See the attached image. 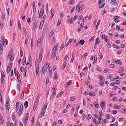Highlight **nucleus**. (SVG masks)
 Instances as JSON below:
<instances>
[{"label":"nucleus","instance_id":"obj_1","mask_svg":"<svg viewBox=\"0 0 126 126\" xmlns=\"http://www.w3.org/2000/svg\"><path fill=\"white\" fill-rule=\"evenodd\" d=\"M5 108L6 110H8L9 108V101L7 100L6 102Z\"/></svg>","mask_w":126,"mask_h":126},{"label":"nucleus","instance_id":"obj_2","mask_svg":"<svg viewBox=\"0 0 126 126\" xmlns=\"http://www.w3.org/2000/svg\"><path fill=\"white\" fill-rule=\"evenodd\" d=\"M50 13L51 15V19L53 17L54 14V11L53 9L52 8L50 10Z\"/></svg>","mask_w":126,"mask_h":126},{"label":"nucleus","instance_id":"obj_3","mask_svg":"<svg viewBox=\"0 0 126 126\" xmlns=\"http://www.w3.org/2000/svg\"><path fill=\"white\" fill-rule=\"evenodd\" d=\"M39 98H38V97H37L36 98L35 102V103L34 106V108H36L37 106V105L38 104V102L39 101Z\"/></svg>","mask_w":126,"mask_h":126},{"label":"nucleus","instance_id":"obj_4","mask_svg":"<svg viewBox=\"0 0 126 126\" xmlns=\"http://www.w3.org/2000/svg\"><path fill=\"white\" fill-rule=\"evenodd\" d=\"M105 102L103 101H101L100 102V106H101L102 108L103 109H104V106L105 105Z\"/></svg>","mask_w":126,"mask_h":126},{"label":"nucleus","instance_id":"obj_5","mask_svg":"<svg viewBox=\"0 0 126 126\" xmlns=\"http://www.w3.org/2000/svg\"><path fill=\"white\" fill-rule=\"evenodd\" d=\"M19 102H17L16 103V110L17 111L18 110L19 107Z\"/></svg>","mask_w":126,"mask_h":126},{"label":"nucleus","instance_id":"obj_6","mask_svg":"<svg viewBox=\"0 0 126 126\" xmlns=\"http://www.w3.org/2000/svg\"><path fill=\"white\" fill-rule=\"evenodd\" d=\"M33 12L34 13L36 11V8L35 4V2H33Z\"/></svg>","mask_w":126,"mask_h":126},{"label":"nucleus","instance_id":"obj_7","mask_svg":"<svg viewBox=\"0 0 126 126\" xmlns=\"http://www.w3.org/2000/svg\"><path fill=\"white\" fill-rule=\"evenodd\" d=\"M72 18L71 19L69 18L68 19L67 22L68 23L72 24L73 22V21Z\"/></svg>","mask_w":126,"mask_h":126},{"label":"nucleus","instance_id":"obj_8","mask_svg":"<svg viewBox=\"0 0 126 126\" xmlns=\"http://www.w3.org/2000/svg\"><path fill=\"white\" fill-rule=\"evenodd\" d=\"M72 82L71 80H69L68 82L66 83L65 86L66 87H68L69 85H71V83Z\"/></svg>","mask_w":126,"mask_h":126},{"label":"nucleus","instance_id":"obj_9","mask_svg":"<svg viewBox=\"0 0 126 126\" xmlns=\"http://www.w3.org/2000/svg\"><path fill=\"white\" fill-rule=\"evenodd\" d=\"M99 43V38L98 37L96 38L95 42V46H96V45L98 44Z\"/></svg>","mask_w":126,"mask_h":126},{"label":"nucleus","instance_id":"obj_10","mask_svg":"<svg viewBox=\"0 0 126 126\" xmlns=\"http://www.w3.org/2000/svg\"><path fill=\"white\" fill-rule=\"evenodd\" d=\"M42 10H41L39 13V18H41V17L43 15L44 13V11H42Z\"/></svg>","mask_w":126,"mask_h":126},{"label":"nucleus","instance_id":"obj_11","mask_svg":"<svg viewBox=\"0 0 126 126\" xmlns=\"http://www.w3.org/2000/svg\"><path fill=\"white\" fill-rule=\"evenodd\" d=\"M28 62L30 63H32V59L31 56V55H29V61Z\"/></svg>","mask_w":126,"mask_h":126},{"label":"nucleus","instance_id":"obj_12","mask_svg":"<svg viewBox=\"0 0 126 126\" xmlns=\"http://www.w3.org/2000/svg\"><path fill=\"white\" fill-rule=\"evenodd\" d=\"M79 44H80L81 45H83L84 43V41L83 40L81 39L80 41H79Z\"/></svg>","mask_w":126,"mask_h":126},{"label":"nucleus","instance_id":"obj_13","mask_svg":"<svg viewBox=\"0 0 126 126\" xmlns=\"http://www.w3.org/2000/svg\"><path fill=\"white\" fill-rule=\"evenodd\" d=\"M80 7L79 6V5H77L76 6V9L77 10L78 9V11L79 12L80 11H81L82 10V8H81L80 9Z\"/></svg>","mask_w":126,"mask_h":126},{"label":"nucleus","instance_id":"obj_14","mask_svg":"<svg viewBox=\"0 0 126 126\" xmlns=\"http://www.w3.org/2000/svg\"><path fill=\"white\" fill-rule=\"evenodd\" d=\"M11 68H10V66L9 65H8L7 66V72L8 73L10 72V71Z\"/></svg>","mask_w":126,"mask_h":126},{"label":"nucleus","instance_id":"obj_15","mask_svg":"<svg viewBox=\"0 0 126 126\" xmlns=\"http://www.w3.org/2000/svg\"><path fill=\"white\" fill-rule=\"evenodd\" d=\"M63 92H61L60 93L57 95L56 97L57 98H58L59 97H61L62 95V94L63 93Z\"/></svg>","mask_w":126,"mask_h":126},{"label":"nucleus","instance_id":"obj_16","mask_svg":"<svg viewBox=\"0 0 126 126\" xmlns=\"http://www.w3.org/2000/svg\"><path fill=\"white\" fill-rule=\"evenodd\" d=\"M116 64H119L120 65L122 64V63L121 61L119 60H117L116 62Z\"/></svg>","mask_w":126,"mask_h":126},{"label":"nucleus","instance_id":"obj_17","mask_svg":"<svg viewBox=\"0 0 126 126\" xmlns=\"http://www.w3.org/2000/svg\"><path fill=\"white\" fill-rule=\"evenodd\" d=\"M17 79L18 80L20 79V75L19 73V72L18 71L17 72Z\"/></svg>","mask_w":126,"mask_h":126},{"label":"nucleus","instance_id":"obj_18","mask_svg":"<svg viewBox=\"0 0 126 126\" xmlns=\"http://www.w3.org/2000/svg\"><path fill=\"white\" fill-rule=\"evenodd\" d=\"M54 33V30H52L51 32H50L49 36L50 37H52L53 36V35Z\"/></svg>","mask_w":126,"mask_h":126},{"label":"nucleus","instance_id":"obj_19","mask_svg":"<svg viewBox=\"0 0 126 126\" xmlns=\"http://www.w3.org/2000/svg\"><path fill=\"white\" fill-rule=\"evenodd\" d=\"M58 47V45H56L54 47L53 49L52 50V51H54L55 52L56 50H57V47Z\"/></svg>","mask_w":126,"mask_h":126},{"label":"nucleus","instance_id":"obj_20","mask_svg":"<svg viewBox=\"0 0 126 126\" xmlns=\"http://www.w3.org/2000/svg\"><path fill=\"white\" fill-rule=\"evenodd\" d=\"M92 117V115L91 114H88L86 116V118L87 120H89Z\"/></svg>","mask_w":126,"mask_h":126},{"label":"nucleus","instance_id":"obj_21","mask_svg":"<svg viewBox=\"0 0 126 126\" xmlns=\"http://www.w3.org/2000/svg\"><path fill=\"white\" fill-rule=\"evenodd\" d=\"M28 102L27 101H26L25 102V103L24 104V106L26 108H27L28 107Z\"/></svg>","mask_w":126,"mask_h":126},{"label":"nucleus","instance_id":"obj_22","mask_svg":"<svg viewBox=\"0 0 126 126\" xmlns=\"http://www.w3.org/2000/svg\"><path fill=\"white\" fill-rule=\"evenodd\" d=\"M24 91H22L21 94L20 96V98L21 99H23L24 97Z\"/></svg>","mask_w":126,"mask_h":126},{"label":"nucleus","instance_id":"obj_23","mask_svg":"<svg viewBox=\"0 0 126 126\" xmlns=\"http://www.w3.org/2000/svg\"><path fill=\"white\" fill-rule=\"evenodd\" d=\"M64 44H62L60 47V49L59 51H60L62 50L64 48Z\"/></svg>","mask_w":126,"mask_h":126},{"label":"nucleus","instance_id":"obj_24","mask_svg":"<svg viewBox=\"0 0 126 126\" xmlns=\"http://www.w3.org/2000/svg\"><path fill=\"white\" fill-rule=\"evenodd\" d=\"M29 115V113H27L26 115V116L24 120H27L28 119Z\"/></svg>","mask_w":126,"mask_h":126},{"label":"nucleus","instance_id":"obj_25","mask_svg":"<svg viewBox=\"0 0 126 126\" xmlns=\"http://www.w3.org/2000/svg\"><path fill=\"white\" fill-rule=\"evenodd\" d=\"M56 53L55 52H53L51 55V57L52 58H54L56 56Z\"/></svg>","mask_w":126,"mask_h":126},{"label":"nucleus","instance_id":"obj_26","mask_svg":"<svg viewBox=\"0 0 126 126\" xmlns=\"http://www.w3.org/2000/svg\"><path fill=\"white\" fill-rule=\"evenodd\" d=\"M100 20H99L98 21L97 23V24L96 26V29H97L98 28V27L99 26V25L100 24Z\"/></svg>","mask_w":126,"mask_h":126},{"label":"nucleus","instance_id":"obj_27","mask_svg":"<svg viewBox=\"0 0 126 126\" xmlns=\"http://www.w3.org/2000/svg\"><path fill=\"white\" fill-rule=\"evenodd\" d=\"M46 109L44 108V106L43 107V109L42 110L41 113H43V114H44V113L45 112V109Z\"/></svg>","mask_w":126,"mask_h":126},{"label":"nucleus","instance_id":"obj_28","mask_svg":"<svg viewBox=\"0 0 126 126\" xmlns=\"http://www.w3.org/2000/svg\"><path fill=\"white\" fill-rule=\"evenodd\" d=\"M102 119L101 117H100L99 118V124H102Z\"/></svg>","mask_w":126,"mask_h":126},{"label":"nucleus","instance_id":"obj_29","mask_svg":"<svg viewBox=\"0 0 126 126\" xmlns=\"http://www.w3.org/2000/svg\"><path fill=\"white\" fill-rule=\"evenodd\" d=\"M74 55L73 54L72 55V58L71 60L70 61L71 63H73V61L74 59Z\"/></svg>","mask_w":126,"mask_h":126},{"label":"nucleus","instance_id":"obj_30","mask_svg":"<svg viewBox=\"0 0 126 126\" xmlns=\"http://www.w3.org/2000/svg\"><path fill=\"white\" fill-rule=\"evenodd\" d=\"M2 21H4V19H5V14L4 13V12H3L2 13Z\"/></svg>","mask_w":126,"mask_h":126},{"label":"nucleus","instance_id":"obj_31","mask_svg":"<svg viewBox=\"0 0 126 126\" xmlns=\"http://www.w3.org/2000/svg\"><path fill=\"white\" fill-rule=\"evenodd\" d=\"M66 63L64 62L62 65V66L63 67V68H62L63 69H64L66 67Z\"/></svg>","mask_w":126,"mask_h":126},{"label":"nucleus","instance_id":"obj_32","mask_svg":"<svg viewBox=\"0 0 126 126\" xmlns=\"http://www.w3.org/2000/svg\"><path fill=\"white\" fill-rule=\"evenodd\" d=\"M45 66L44 65L43 66L42 68V72L43 73V74H44L45 73Z\"/></svg>","mask_w":126,"mask_h":126},{"label":"nucleus","instance_id":"obj_33","mask_svg":"<svg viewBox=\"0 0 126 126\" xmlns=\"http://www.w3.org/2000/svg\"><path fill=\"white\" fill-rule=\"evenodd\" d=\"M113 46L115 48L117 49H119L120 48L117 45H115L114 44H113Z\"/></svg>","mask_w":126,"mask_h":126},{"label":"nucleus","instance_id":"obj_34","mask_svg":"<svg viewBox=\"0 0 126 126\" xmlns=\"http://www.w3.org/2000/svg\"><path fill=\"white\" fill-rule=\"evenodd\" d=\"M43 50L42 49L41 50L40 52V53H39V56H40V57L42 56V55L43 54Z\"/></svg>","mask_w":126,"mask_h":126},{"label":"nucleus","instance_id":"obj_35","mask_svg":"<svg viewBox=\"0 0 126 126\" xmlns=\"http://www.w3.org/2000/svg\"><path fill=\"white\" fill-rule=\"evenodd\" d=\"M101 37L103 39H105V38L107 37V36H105V35L104 34H102V36H101Z\"/></svg>","mask_w":126,"mask_h":126},{"label":"nucleus","instance_id":"obj_36","mask_svg":"<svg viewBox=\"0 0 126 126\" xmlns=\"http://www.w3.org/2000/svg\"><path fill=\"white\" fill-rule=\"evenodd\" d=\"M86 117V116L85 114H83L82 116V119L84 120V119Z\"/></svg>","mask_w":126,"mask_h":126},{"label":"nucleus","instance_id":"obj_37","mask_svg":"<svg viewBox=\"0 0 126 126\" xmlns=\"http://www.w3.org/2000/svg\"><path fill=\"white\" fill-rule=\"evenodd\" d=\"M47 101H46L44 105V108L46 109L47 107Z\"/></svg>","mask_w":126,"mask_h":126},{"label":"nucleus","instance_id":"obj_38","mask_svg":"<svg viewBox=\"0 0 126 126\" xmlns=\"http://www.w3.org/2000/svg\"><path fill=\"white\" fill-rule=\"evenodd\" d=\"M37 61V59H36V60L35 66L36 68H38L39 67V64L37 62H36V61Z\"/></svg>","mask_w":126,"mask_h":126},{"label":"nucleus","instance_id":"obj_39","mask_svg":"<svg viewBox=\"0 0 126 126\" xmlns=\"http://www.w3.org/2000/svg\"><path fill=\"white\" fill-rule=\"evenodd\" d=\"M14 55H13L12 54L11 55V56H10V60L11 61H12L14 59Z\"/></svg>","mask_w":126,"mask_h":126},{"label":"nucleus","instance_id":"obj_40","mask_svg":"<svg viewBox=\"0 0 126 126\" xmlns=\"http://www.w3.org/2000/svg\"><path fill=\"white\" fill-rule=\"evenodd\" d=\"M119 16H115L113 17V19L114 21H115L117 20L118 18H119Z\"/></svg>","mask_w":126,"mask_h":126},{"label":"nucleus","instance_id":"obj_41","mask_svg":"<svg viewBox=\"0 0 126 126\" xmlns=\"http://www.w3.org/2000/svg\"><path fill=\"white\" fill-rule=\"evenodd\" d=\"M124 70L123 69H122V68H120L119 69V73H121Z\"/></svg>","mask_w":126,"mask_h":126},{"label":"nucleus","instance_id":"obj_42","mask_svg":"<svg viewBox=\"0 0 126 126\" xmlns=\"http://www.w3.org/2000/svg\"><path fill=\"white\" fill-rule=\"evenodd\" d=\"M46 29L47 28L46 26L44 27L43 30V33H45L46 31Z\"/></svg>","mask_w":126,"mask_h":126},{"label":"nucleus","instance_id":"obj_43","mask_svg":"<svg viewBox=\"0 0 126 126\" xmlns=\"http://www.w3.org/2000/svg\"><path fill=\"white\" fill-rule=\"evenodd\" d=\"M70 99L71 101H74L75 99V97H71Z\"/></svg>","mask_w":126,"mask_h":126},{"label":"nucleus","instance_id":"obj_44","mask_svg":"<svg viewBox=\"0 0 126 126\" xmlns=\"http://www.w3.org/2000/svg\"><path fill=\"white\" fill-rule=\"evenodd\" d=\"M61 21L60 20H59L58 21L57 23V26H59L60 24H61Z\"/></svg>","mask_w":126,"mask_h":126},{"label":"nucleus","instance_id":"obj_45","mask_svg":"<svg viewBox=\"0 0 126 126\" xmlns=\"http://www.w3.org/2000/svg\"><path fill=\"white\" fill-rule=\"evenodd\" d=\"M52 89H53V92L54 93H56V89H55V87H53L52 88Z\"/></svg>","mask_w":126,"mask_h":126},{"label":"nucleus","instance_id":"obj_46","mask_svg":"<svg viewBox=\"0 0 126 126\" xmlns=\"http://www.w3.org/2000/svg\"><path fill=\"white\" fill-rule=\"evenodd\" d=\"M17 89L19 91L20 90V85L19 84H18L17 85Z\"/></svg>","mask_w":126,"mask_h":126},{"label":"nucleus","instance_id":"obj_47","mask_svg":"<svg viewBox=\"0 0 126 126\" xmlns=\"http://www.w3.org/2000/svg\"><path fill=\"white\" fill-rule=\"evenodd\" d=\"M54 77L55 78V79H57L58 78L57 74L55 72L54 74Z\"/></svg>","mask_w":126,"mask_h":126},{"label":"nucleus","instance_id":"obj_48","mask_svg":"<svg viewBox=\"0 0 126 126\" xmlns=\"http://www.w3.org/2000/svg\"><path fill=\"white\" fill-rule=\"evenodd\" d=\"M112 114H117V110H113L112 111Z\"/></svg>","mask_w":126,"mask_h":126},{"label":"nucleus","instance_id":"obj_49","mask_svg":"<svg viewBox=\"0 0 126 126\" xmlns=\"http://www.w3.org/2000/svg\"><path fill=\"white\" fill-rule=\"evenodd\" d=\"M32 40L31 41V48L32 49H33V47H32V46H33V42H32Z\"/></svg>","mask_w":126,"mask_h":126},{"label":"nucleus","instance_id":"obj_50","mask_svg":"<svg viewBox=\"0 0 126 126\" xmlns=\"http://www.w3.org/2000/svg\"><path fill=\"white\" fill-rule=\"evenodd\" d=\"M24 61H23V62L22 63L23 65L24 66L26 62V58L24 59Z\"/></svg>","mask_w":126,"mask_h":126},{"label":"nucleus","instance_id":"obj_51","mask_svg":"<svg viewBox=\"0 0 126 126\" xmlns=\"http://www.w3.org/2000/svg\"><path fill=\"white\" fill-rule=\"evenodd\" d=\"M33 27H36V25H37V23L35 21L33 22Z\"/></svg>","mask_w":126,"mask_h":126},{"label":"nucleus","instance_id":"obj_52","mask_svg":"<svg viewBox=\"0 0 126 126\" xmlns=\"http://www.w3.org/2000/svg\"><path fill=\"white\" fill-rule=\"evenodd\" d=\"M41 41V38H39L37 41V45H38L39 44Z\"/></svg>","mask_w":126,"mask_h":126},{"label":"nucleus","instance_id":"obj_53","mask_svg":"<svg viewBox=\"0 0 126 126\" xmlns=\"http://www.w3.org/2000/svg\"><path fill=\"white\" fill-rule=\"evenodd\" d=\"M34 123V117H33L32 118V120L31 122V125L32 124H33Z\"/></svg>","mask_w":126,"mask_h":126},{"label":"nucleus","instance_id":"obj_54","mask_svg":"<svg viewBox=\"0 0 126 126\" xmlns=\"http://www.w3.org/2000/svg\"><path fill=\"white\" fill-rule=\"evenodd\" d=\"M96 70L97 71L101 72V68L99 67H97Z\"/></svg>","mask_w":126,"mask_h":126},{"label":"nucleus","instance_id":"obj_55","mask_svg":"<svg viewBox=\"0 0 126 126\" xmlns=\"http://www.w3.org/2000/svg\"><path fill=\"white\" fill-rule=\"evenodd\" d=\"M113 76V75L112 74H110L109 75V77L107 78L108 79H110V78L111 77Z\"/></svg>","mask_w":126,"mask_h":126},{"label":"nucleus","instance_id":"obj_56","mask_svg":"<svg viewBox=\"0 0 126 126\" xmlns=\"http://www.w3.org/2000/svg\"><path fill=\"white\" fill-rule=\"evenodd\" d=\"M49 79L48 78H47L46 79V85H47L49 82Z\"/></svg>","mask_w":126,"mask_h":126},{"label":"nucleus","instance_id":"obj_57","mask_svg":"<svg viewBox=\"0 0 126 126\" xmlns=\"http://www.w3.org/2000/svg\"><path fill=\"white\" fill-rule=\"evenodd\" d=\"M42 59V56L40 57V56H39L38 59L39 62V63H40L41 62Z\"/></svg>","mask_w":126,"mask_h":126},{"label":"nucleus","instance_id":"obj_58","mask_svg":"<svg viewBox=\"0 0 126 126\" xmlns=\"http://www.w3.org/2000/svg\"><path fill=\"white\" fill-rule=\"evenodd\" d=\"M60 16L61 18H62L64 16V14L63 12H61L60 14Z\"/></svg>","mask_w":126,"mask_h":126},{"label":"nucleus","instance_id":"obj_59","mask_svg":"<svg viewBox=\"0 0 126 126\" xmlns=\"http://www.w3.org/2000/svg\"><path fill=\"white\" fill-rule=\"evenodd\" d=\"M36 18V16L35 14H34L32 16V21H34L35 19Z\"/></svg>","mask_w":126,"mask_h":126},{"label":"nucleus","instance_id":"obj_60","mask_svg":"<svg viewBox=\"0 0 126 126\" xmlns=\"http://www.w3.org/2000/svg\"><path fill=\"white\" fill-rule=\"evenodd\" d=\"M109 71V69L108 68H106L105 69L104 71V73H106Z\"/></svg>","mask_w":126,"mask_h":126},{"label":"nucleus","instance_id":"obj_61","mask_svg":"<svg viewBox=\"0 0 126 126\" xmlns=\"http://www.w3.org/2000/svg\"><path fill=\"white\" fill-rule=\"evenodd\" d=\"M23 105L22 104H21L20 105V107L19 110H22L23 109Z\"/></svg>","mask_w":126,"mask_h":126},{"label":"nucleus","instance_id":"obj_62","mask_svg":"<svg viewBox=\"0 0 126 126\" xmlns=\"http://www.w3.org/2000/svg\"><path fill=\"white\" fill-rule=\"evenodd\" d=\"M49 76L50 77H51L52 76V74H51V71L50 70H49Z\"/></svg>","mask_w":126,"mask_h":126},{"label":"nucleus","instance_id":"obj_63","mask_svg":"<svg viewBox=\"0 0 126 126\" xmlns=\"http://www.w3.org/2000/svg\"><path fill=\"white\" fill-rule=\"evenodd\" d=\"M114 65L113 64H111L110 65V66L111 68H113L114 67Z\"/></svg>","mask_w":126,"mask_h":126},{"label":"nucleus","instance_id":"obj_64","mask_svg":"<svg viewBox=\"0 0 126 126\" xmlns=\"http://www.w3.org/2000/svg\"><path fill=\"white\" fill-rule=\"evenodd\" d=\"M116 29L117 30H119L120 29V26H118L117 25L116 26Z\"/></svg>","mask_w":126,"mask_h":126}]
</instances>
